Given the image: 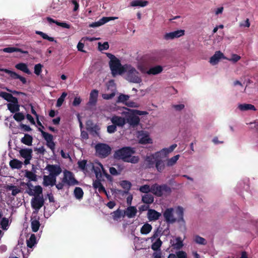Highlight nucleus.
Segmentation results:
<instances>
[{
	"mask_svg": "<svg viewBox=\"0 0 258 258\" xmlns=\"http://www.w3.org/2000/svg\"><path fill=\"white\" fill-rule=\"evenodd\" d=\"M22 164V162L17 159H13L10 162V165L12 168L20 169Z\"/></svg>",
	"mask_w": 258,
	"mask_h": 258,
	"instance_id": "obj_35",
	"label": "nucleus"
},
{
	"mask_svg": "<svg viewBox=\"0 0 258 258\" xmlns=\"http://www.w3.org/2000/svg\"><path fill=\"white\" fill-rule=\"evenodd\" d=\"M36 33L40 35L43 39L48 40L49 41H54V39L53 37H49L46 34L39 31H36Z\"/></svg>",
	"mask_w": 258,
	"mask_h": 258,
	"instance_id": "obj_50",
	"label": "nucleus"
},
{
	"mask_svg": "<svg viewBox=\"0 0 258 258\" xmlns=\"http://www.w3.org/2000/svg\"><path fill=\"white\" fill-rule=\"evenodd\" d=\"M0 71H3L5 73H7L9 76L13 79H18L21 81L23 84H25L26 83V80L25 78L19 75L16 73L10 71L8 69H0Z\"/></svg>",
	"mask_w": 258,
	"mask_h": 258,
	"instance_id": "obj_23",
	"label": "nucleus"
},
{
	"mask_svg": "<svg viewBox=\"0 0 258 258\" xmlns=\"http://www.w3.org/2000/svg\"><path fill=\"white\" fill-rule=\"evenodd\" d=\"M241 59V56L235 53H231L230 57H226V59L233 63H236Z\"/></svg>",
	"mask_w": 258,
	"mask_h": 258,
	"instance_id": "obj_40",
	"label": "nucleus"
},
{
	"mask_svg": "<svg viewBox=\"0 0 258 258\" xmlns=\"http://www.w3.org/2000/svg\"><path fill=\"white\" fill-rule=\"evenodd\" d=\"M1 225L4 230H7L9 226V220L7 218H3L1 221Z\"/></svg>",
	"mask_w": 258,
	"mask_h": 258,
	"instance_id": "obj_56",
	"label": "nucleus"
},
{
	"mask_svg": "<svg viewBox=\"0 0 258 258\" xmlns=\"http://www.w3.org/2000/svg\"><path fill=\"white\" fill-rule=\"evenodd\" d=\"M67 96V93L66 92H63L62 93L60 97L57 100V102H56V107H59L62 105L63 102L64 101V99Z\"/></svg>",
	"mask_w": 258,
	"mask_h": 258,
	"instance_id": "obj_48",
	"label": "nucleus"
},
{
	"mask_svg": "<svg viewBox=\"0 0 258 258\" xmlns=\"http://www.w3.org/2000/svg\"><path fill=\"white\" fill-rule=\"evenodd\" d=\"M115 92H113L111 94H102V97L104 99L109 100V99L113 98L115 96Z\"/></svg>",
	"mask_w": 258,
	"mask_h": 258,
	"instance_id": "obj_61",
	"label": "nucleus"
},
{
	"mask_svg": "<svg viewBox=\"0 0 258 258\" xmlns=\"http://www.w3.org/2000/svg\"><path fill=\"white\" fill-rule=\"evenodd\" d=\"M31 204L32 207L35 210L36 212H38L44 204L43 196L33 198L31 201Z\"/></svg>",
	"mask_w": 258,
	"mask_h": 258,
	"instance_id": "obj_17",
	"label": "nucleus"
},
{
	"mask_svg": "<svg viewBox=\"0 0 258 258\" xmlns=\"http://www.w3.org/2000/svg\"><path fill=\"white\" fill-rule=\"evenodd\" d=\"M119 185L125 190H129L131 186V183L127 180H122L119 182Z\"/></svg>",
	"mask_w": 258,
	"mask_h": 258,
	"instance_id": "obj_49",
	"label": "nucleus"
},
{
	"mask_svg": "<svg viewBox=\"0 0 258 258\" xmlns=\"http://www.w3.org/2000/svg\"><path fill=\"white\" fill-rule=\"evenodd\" d=\"M139 142L141 144H148L153 143L152 139L147 132H141L139 133L138 136Z\"/></svg>",
	"mask_w": 258,
	"mask_h": 258,
	"instance_id": "obj_21",
	"label": "nucleus"
},
{
	"mask_svg": "<svg viewBox=\"0 0 258 258\" xmlns=\"http://www.w3.org/2000/svg\"><path fill=\"white\" fill-rule=\"evenodd\" d=\"M98 96V91L96 90H93L90 94V98L89 103L90 105H94L97 100Z\"/></svg>",
	"mask_w": 258,
	"mask_h": 258,
	"instance_id": "obj_31",
	"label": "nucleus"
},
{
	"mask_svg": "<svg viewBox=\"0 0 258 258\" xmlns=\"http://www.w3.org/2000/svg\"><path fill=\"white\" fill-rule=\"evenodd\" d=\"M96 153L100 156L104 157L107 156L110 152V148L105 144H98L96 145Z\"/></svg>",
	"mask_w": 258,
	"mask_h": 258,
	"instance_id": "obj_16",
	"label": "nucleus"
},
{
	"mask_svg": "<svg viewBox=\"0 0 258 258\" xmlns=\"http://www.w3.org/2000/svg\"><path fill=\"white\" fill-rule=\"evenodd\" d=\"M107 57L110 59L109 66L113 76L116 75H123L125 69L124 64L121 65L120 60L113 54L107 53Z\"/></svg>",
	"mask_w": 258,
	"mask_h": 258,
	"instance_id": "obj_7",
	"label": "nucleus"
},
{
	"mask_svg": "<svg viewBox=\"0 0 258 258\" xmlns=\"http://www.w3.org/2000/svg\"><path fill=\"white\" fill-rule=\"evenodd\" d=\"M249 124L250 129L258 130V120H255L252 122H250Z\"/></svg>",
	"mask_w": 258,
	"mask_h": 258,
	"instance_id": "obj_60",
	"label": "nucleus"
},
{
	"mask_svg": "<svg viewBox=\"0 0 258 258\" xmlns=\"http://www.w3.org/2000/svg\"><path fill=\"white\" fill-rule=\"evenodd\" d=\"M250 25V23L248 19H246L244 22H241L239 23V26L240 27L249 28Z\"/></svg>",
	"mask_w": 258,
	"mask_h": 258,
	"instance_id": "obj_59",
	"label": "nucleus"
},
{
	"mask_svg": "<svg viewBox=\"0 0 258 258\" xmlns=\"http://www.w3.org/2000/svg\"><path fill=\"white\" fill-rule=\"evenodd\" d=\"M137 69L141 73L149 76H156L161 74L163 71V68L160 65H156L150 67L148 70H146L142 63L139 62L137 65Z\"/></svg>",
	"mask_w": 258,
	"mask_h": 258,
	"instance_id": "obj_10",
	"label": "nucleus"
},
{
	"mask_svg": "<svg viewBox=\"0 0 258 258\" xmlns=\"http://www.w3.org/2000/svg\"><path fill=\"white\" fill-rule=\"evenodd\" d=\"M83 42V41H81V40L78 43L77 47L79 51L85 52V51L84 50H83V48L84 47V44Z\"/></svg>",
	"mask_w": 258,
	"mask_h": 258,
	"instance_id": "obj_62",
	"label": "nucleus"
},
{
	"mask_svg": "<svg viewBox=\"0 0 258 258\" xmlns=\"http://www.w3.org/2000/svg\"><path fill=\"white\" fill-rule=\"evenodd\" d=\"M15 68L27 74H30L31 72L28 68L27 64L25 63H19L15 66Z\"/></svg>",
	"mask_w": 258,
	"mask_h": 258,
	"instance_id": "obj_34",
	"label": "nucleus"
},
{
	"mask_svg": "<svg viewBox=\"0 0 258 258\" xmlns=\"http://www.w3.org/2000/svg\"><path fill=\"white\" fill-rule=\"evenodd\" d=\"M177 258H187L186 253L183 251H179L176 252Z\"/></svg>",
	"mask_w": 258,
	"mask_h": 258,
	"instance_id": "obj_63",
	"label": "nucleus"
},
{
	"mask_svg": "<svg viewBox=\"0 0 258 258\" xmlns=\"http://www.w3.org/2000/svg\"><path fill=\"white\" fill-rule=\"evenodd\" d=\"M0 96L9 102L7 106L12 113L16 112L19 110L20 105L17 98L13 96L12 94L4 92L0 93Z\"/></svg>",
	"mask_w": 258,
	"mask_h": 258,
	"instance_id": "obj_8",
	"label": "nucleus"
},
{
	"mask_svg": "<svg viewBox=\"0 0 258 258\" xmlns=\"http://www.w3.org/2000/svg\"><path fill=\"white\" fill-rule=\"evenodd\" d=\"M13 117L16 121H21L23 120V119H24L25 116L22 113L18 112V113H16L14 115Z\"/></svg>",
	"mask_w": 258,
	"mask_h": 258,
	"instance_id": "obj_53",
	"label": "nucleus"
},
{
	"mask_svg": "<svg viewBox=\"0 0 258 258\" xmlns=\"http://www.w3.org/2000/svg\"><path fill=\"white\" fill-rule=\"evenodd\" d=\"M43 137L46 141L47 146L53 152L55 148V144L53 141V136L47 133L41 131Z\"/></svg>",
	"mask_w": 258,
	"mask_h": 258,
	"instance_id": "obj_20",
	"label": "nucleus"
},
{
	"mask_svg": "<svg viewBox=\"0 0 258 258\" xmlns=\"http://www.w3.org/2000/svg\"><path fill=\"white\" fill-rule=\"evenodd\" d=\"M142 201L145 203L151 204L153 202L154 198L152 196L146 194L143 196Z\"/></svg>",
	"mask_w": 258,
	"mask_h": 258,
	"instance_id": "obj_44",
	"label": "nucleus"
},
{
	"mask_svg": "<svg viewBox=\"0 0 258 258\" xmlns=\"http://www.w3.org/2000/svg\"><path fill=\"white\" fill-rule=\"evenodd\" d=\"M184 104L181 103L174 104L172 105V108L176 111H180L182 110L184 108Z\"/></svg>",
	"mask_w": 258,
	"mask_h": 258,
	"instance_id": "obj_51",
	"label": "nucleus"
},
{
	"mask_svg": "<svg viewBox=\"0 0 258 258\" xmlns=\"http://www.w3.org/2000/svg\"><path fill=\"white\" fill-rule=\"evenodd\" d=\"M179 157H180L179 155H176L168 159L167 160V163H166L167 166H172L173 165L175 164V163H176L177 160L179 159Z\"/></svg>",
	"mask_w": 258,
	"mask_h": 258,
	"instance_id": "obj_39",
	"label": "nucleus"
},
{
	"mask_svg": "<svg viewBox=\"0 0 258 258\" xmlns=\"http://www.w3.org/2000/svg\"><path fill=\"white\" fill-rule=\"evenodd\" d=\"M28 247L32 248L36 243V237L34 234H32L29 239L27 240Z\"/></svg>",
	"mask_w": 258,
	"mask_h": 258,
	"instance_id": "obj_41",
	"label": "nucleus"
},
{
	"mask_svg": "<svg viewBox=\"0 0 258 258\" xmlns=\"http://www.w3.org/2000/svg\"><path fill=\"white\" fill-rule=\"evenodd\" d=\"M194 241L196 243H197L198 244H206V240L204 238L200 237L198 235L194 236Z\"/></svg>",
	"mask_w": 258,
	"mask_h": 258,
	"instance_id": "obj_52",
	"label": "nucleus"
},
{
	"mask_svg": "<svg viewBox=\"0 0 258 258\" xmlns=\"http://www.w3.org/2000/svg\"><path fill=\"white\" fill-rule=\"evenodd\" d=\"M118 19L116 17H103L97 22L92 23L89 25L90 27H97L100 26L106 23L109 22L110 20H114Z\"/></svg>",
	"mask_w": 258,
	"mask_h": 258,
	"instance_id": "obj_22",
	"label": "nucleus"
},
{
	"mask_svg": "<svg viewBox=\"0 0 258 258\" xmlns=\"http://www.w3.org/2000/svg\"><path fill=\"white\" fill-rule=\"evenodd\" d=\"M238 108L242 111L255 110V108L254 105L250 104H240L238 106Z\"/></svg>",
	"mask_w": 258,
	"mask_h": 258,
	"instance_id": "obj_32",
	"label": "nucleus"
},
{
	"mask_svg": "<svg viewBox=\"0 0 258 258\" xmlns=\"http://www.w3.org/2000/svg\"><path fill=\"white\" fill-rule=\"evenodd\" d=\"M221 58L226 59V57L224 56V54L222 52L220 51H217L215 53L212 57H211V63L216 64L219 61Z\"/></svg>",
	"mask_w": 258,
	"mask_h": 258,
	"instance_id": "obj_27",
	"label": "nucleus"
},
{
	"mask_svg": "<svg viewBox=\"0 0 258 258\" xmlns=\"http://www.w3.org/2000/svg\"><path fill=\"white\" fill-rule=\"evenodd\" d=\"M40 227V223L37 220H32L31 221V227L33 232H37Z\"/></svg>",
	"mask_w": 258,
	"mask_h": 258,
	"instance_id": "obj_45",
	"label": "nucleus"
},
{
	"mask_svg": "<svg viewBox=\"0 0 258 258\" xmlns=\"http://www.w3.org/2000/svg\"><path fill=\"white\" fill-rule=\"evenodd\" d=\"M160 234L158 231L154 233L152 236L147 239V240L150 239L152 242L151 248L154 250H157L160 249V248L162 244V242L160 239Z\"/></svg>",
	"mask_w": 258,
	"mask_h": 258,
	"instance_id": "obj_13",
	"label": "nucleus"
},
{
	"mask_svg": "<svg viewBox=\"0 0 258 258\" xmlns=\"http://www.w3.org/2000/svg\"><path fill=\"white\" fill-rule=\"evenodd\" d=\"M42 68L43 66L40 63L35 64L34 66V73L37 76L40 75L42 72Z\"/></svg>",
	"mask_w": 258,
	"mask_h": 258,
	"instance_id": "obj_54",
	"label": "nucleus"
},
{
	"mask_svg": "<svg viewBox=\"0 0 258 258\" xmlns=\"http://www.w3.org/2000/svg\"><path fill=\"white\" fill-rule=\"evenodd\" d=\"M25 176L31 181H36L37 180L36 175L31 171H26Z\"/></svg>",
	"mask_w": 258,
	"mask_h": 258,
	"instance_id": "obj_42",
	"label": "nucleus"
},
{
	"mask_svg": "<svg viewBox=\"0 0 258 258\" xmlns=\"http://www.w3.org/2000/svg\"><path fill=\"white\" fill-rule=\"evenodd\" d=\"M26 191L30 196L35 197L41 196L42 193V188L40 185L33 186L30 182L27 183Z\"/></svg>",
	"mask_w": 258,
	"mask_h": 258,
	"instance_id": "obj_12",
	"label": "nucleus"
},
{
	"mask_svg": "<svg viewBox=\"0 0 258 258\" xmlns=\"http://www.w3.org/2000/svg\"><path fill=\"white\" fill-rule=\"evenodd\" d=\"M139 190L141 192L143 193L152 192V185L150 186L148 184L144 185L140 187Z\"/></svg>",
	"mask_w": 258,
	"mask_h": 258,
	"instance_id": "obj_46",
	"label": "nucleus"
},
{
	"mask_svg": "<svg viewBox=\"0 0 258 258\" xmlns=\"http://www.w3.org/2000/svg\"><path fill=\"white\" fill-rule=\"evenodd\" d=\"M124 215V212L121 210H117L112 213V217L114 220H117L118 219L123 217Z\"/></svg>",
	"mask_w": 258,
	"mask_h": 258,
	"instance_id": "obj_43",
	"label": "nucleus"
},
{
	"mask_svg": "<svg viewBox=\"0 0 258 258\" xmlns=\"http://www.w3.org/2000/svg\"><path fill=\"white\" fill-rule=\"evenodd\" d=\"M74 194L75 198L80 200L83 197L84 192L81 187H77L74 189Z\"/></svg>",
	"mask_w": 258,
	"mask_h": 258,
	"instance_id": "obj_36",
	"label": "nucleus"
},
{
	"mask_svg": "<svg viewBox=\"0 0 258 258\" xmlns=\"http://www.w3.org/2000/svg\"><path fill=\"white\" fill-rule=\"evenodd\" d=\"M109 48V44L107 42H105L103 43V44H101V43L99 42L98 43V48L100 50H107Z\"/></svg>",
	"mask_w": 258,
	"mask_h": 258,
	"instance_id": "obj_57",
	"label": "nucleus"
},
{
	"mask_svg": "<svg viewBox=\"0 0 258 258\" xmlns=\"http://www.w3.org/2000/svg\"><path fill=\"white\" fill-rule=\"evenodd\" d=\"M153 258H161V252L160 249L157 250H155V252L153 253Z\"/></svg>",
	"mask_w": 258,
	"mask_h": 258,
	"instance_id": "obj_64",
	"label": "nucleus"
},
{
	"mask_svg": "<svg viewBox=\"0 0 258 258\" xmlns=\"http://www.w3.org/2000/svg\"><path fill=\"white\" fill-rule=\"evenodd\" d=\"M7 189L9 191H12V194L13 196H15L20 192V189L16 186L8 185L7 186Z\"/></svg>",
	"mask_w": 258,
	"mask_h": 258,
	"instance_id": "obj_47",
	"label": "nucleus"
},
{
	"mask_svg": "<svg viewBox=\"0 0 258 258\" xmlns=\"http://www.w3.org/2000/svg\"><path fill=\"white\" fill-rule=\"evenodd\" d=\"M176 146V144H173L169 148H164L155 153L147 155L145 158L143 166L145 168L155 167L158 171L162 172L165 168L164 159L171 153Z\"/></svg>",
	"mask_w": 258,
	"mask_h": 258,
	"instance_id": "obj_1",
	"label": "nucleus"
},
{
	"mask_svg": "<svg viewBox=\"0 0 258 258\" xmlns=\"http://www.w3.org/2000/svg\"><path fill=\"white\" fill-rule=\"evenodd\" d=\"M137 213V209L135 207L131 206L128 207L124 212V214L128 218H132L135 217Z\"/></svg>",
	"mask_w": 258,
	"mask_h": 258,
	"instance_id": "obj_30",
	"label": "nucleus"
},
{
	"mask_svg": "<svg viewBox=\"0 0 258 258\" xmlns=\"http://www.w3.org/2000/svg\"><path fill=\"white\" fill-rule=\"evenodd\" d=\"M152 229V227L150 224L146 223L142 227L141 229V232L143 234L146 235L151 232Z\"/></svg>",
	"mask_w": 258,
	"mask_h": 258,
	"instance_id": "obj_37",
	"label": "nucleus"
},
{
	"mask_svg": "<svg viewBox=\"0 0 258 258\" xmlns=\"http://www.w3.org/2000/svg\"><path fill=\"white\" fill-rule=\"evenodd\" d=\"M32 150L30 149H23L20 151L21 156L25 159L24 163L26 165L29 164L32 158Z\"/></svg>",
	"mask_w": 258,
	"mask_h": 258,
	"instance_id": "obj_19",
	"label": "nucleus"
},
{
	"mask_svg": "<svg viewBox=\"0 0 258 258\" xmlns=\"http://www.w3.org/2000/svg\"><path fill=\"white\" fill-rule=\"evenodd\" d=\"M123 78L128 82L140 84L143 82L142 76L137 69L131 64H124Z\"/></svg>",
	"mask_w": 258,
	"mask_h": 258,
	"instance_id": "obj_5",
	"label": "nucleus"
},
{
	"mask_svg": "<svg viewBox=\"0 0 258 258\" xmlns=\"http://www.w3.org/2000/svg\"><path fill=\"white\" fill-rule=\"evenodd\" d=\"M148 218L150 221H155L161 216V214L154 210L150 209L148 211Z\"/></svg>",
	"mask_w": 258,
	"mask_h": 258,
	"instance_id": "obj_29",
	"label": "nucleus"
},
{
	"mask_svg": "<svg viewBox=\"0 0 258 258\" xmlns=\"http://www.w3.org/2000/svg\"><path fill=\"white\" fill-rule=\"evenodd\" d=\"M185 35V30H177L174 31L166 33L163 35V39L166 41L180 38Z\"/></svg>",
	"mask_w": 258,
	"mask_h": 258,
	"instance_id": "obj_14",
	"label": "nucleus"
},
{
	"mask_svg": "<svg viewBox=\"0 0 258 258\" xmlns=\"http://www.w3.org/2000/svg\"><path fill=\"white\" fill-rule=\"evenodd\" d=\"M130 98V96L127 95H124V94H120L117 99L118 102H122L124 103L125 101H126Z\"/></svg>",
	"mask_w": 258,
	"mask_h": 258,
	"instance_id": "obj_55",
	"label": "nucleus"
},
{
	"mask_svg": "<svg viewBox=\"0 0 258 258\" xmlns=\"http://www.w3.org/2000/svg\"><path fill=\"white\" fill-rule=\"evenodd\" d=\"M62 182L66 183L69 185H74L78 184V182L75 178L73 174L67 170L63 171Z\"/></svg>",
	"mask_w": 258,
	"mask_h": 258,
	"instance_id": "obj_15",
	"label": "nucleus"
},
{
	"mask_svg": "<svg viewBox=\"0 0 258 258\" xmlns=\"http://www.w3.org/2000/svg\"><path fill=\"white\" fill-rule=\"evenodd\" d=\"M45 169L49 172V175L55 178L61 172V169L58 165H48Z\"/></svg>",
	"mask_w": 258,
	"mask_h": 258,
	"instance_id": "obj_18",
	"label": "nucleus"
},
{
	"mask_svg": "<svg viewBox=\"0 0 258 258\" xmlns=\"http://www.w3.org/2000/svg\"><path fill=\"white\" fill-rule=\"evenodd\" d=\"M171 192L170 188L165 185H159L157 184L152 185V193L160 197L169 194Z\"/></svg>",
	"mask_w": 258,
	"mask_h": 258,
	"instance_id": "obj_11",
	"label": "nucleus"
},
{
	"mask_svg": "<svg viewBox=\"0 0 258 258\" xmlns=\"http://www.w3.org/2000/svg\"><path fill=\"white\" fill-rule=\"evenodd\" d=\"M183 209L181 207L166 209L163 213V216L166 222L172 224L176 221L184 222Z\"/></svg>",
	"mask_w": 258,
	"mask_h": 258,
	"instance_id": "obj_4",
	"label": "nucleus"
},
{
	"mask_svg": "<svg viewBox=\"0 0 258 258\" xmlns=\"http://www.w3.org/2000/svg\"><path fill=\"white\" fill-rule=\"evenodd\" d=\"M104 177H105L107 179H108L105 175H103L102 178L100 179H97H97L95 180V181H94L93 185L95 188L98 189V190L99 192H104L107 196V192H106V191L105 188L103 187V186L102 185V184L100 182L101 180H104Z\"/></svg>",
	"mask_w": 258,
	"mask_h": 258,
	"instance_id": "obj_24",
	"label": "nucleus"
},
{
	"mask_svg": "<svg viewBox=\"0 0 258 258\" xmlns=\"http://www.w3.org/2000/svg\"><path fill=\"white\" fill-rule=\"evenodd\" d=\"M176 146V144H173L169 148H164L155 153L147 155L145 158L143 166L145 168L155 167L158 171L162 172L165 168L164 159L171 153Z\"/></svg>",
	"mask_w": 258,
	"mask_h": 258,
	"instance_id": "obj_2",
	"label": "nucleus"
},
{
	"mask_svg": "<svg viewBox=\"0 0 258 258\" xmlns=\"http://www.w3.org/2000/svg\"><path fill=\"white\" fill-rule=\"evenodd\" d=\"M135 153L134 148L131 147H124L117 150L114 154V158L118 159H122L124 161L136 163L139 161L138 156H132Z\"/></svg>",
	"mask_w": 258,
	"mask_h": 258,
	"instance_id": "obj_6",
	"label": "nucleus"
},
{
	"mask_svg": "<svg viewBox=\"0 0 258 258\" xmlns=\"http://www.w3.org/2000/svg\"><path fill=\"white\" fill-rule=\"evenodd\" d=\"M170 244L172 246L177 249H179L183 246V240L179 237H173L170 240Z\"/></svg>",
	"mask_w": 258,
	"mask_h": 258,
	"instance_id": "obj_25",
	"label": "nucleus"
},
{
	"mask_svg": "<svg viewBox=\"0 0 258 258\" xmlns=\"http://www.w3.org/2000/svg\"><path fill=\"white\" fill-rule=\"evenodd\" d=\"M32 137L30 135L25 134L24 137L22 138L21 142L26 145L30 146L32 145Z\"/></svg>",
	"mask_w": 258,
	"mask_h": 258,
	"instance_id": "obj_38",
	"label": "nucleus"
},
{
	"mask_svg": "<svg viewBox=\"0 0 258 258\" xmlns=\"http://www.w3.org/2000/svg\"><path fill=\"white\" fill-rule=\"evenodd\" d=\"M224 10V8L223 7H220L214 9L213 13L215 16H219L222 14Z\"/></svg>",
	"mask_w": 258,
	"mask_h": 258,
	"instance_id": "obj_58",
	"label": "nucleus"
},
{
	"mask_svg": "<svg viewBox=\"0 0 258 258\" xmlns=\"http://www.w3.org/2000/svg\"><path fill=\"white\" fill-rule=\"evenodd\" d=\"M148 4V2L144 0H134L130 3L132 7H144Z\"/></svg>",
	"mask_w": 258,
	"mask_h": 258,
	"instance_id": "obj_33",
	"label": "nucleus"
},
{
	"mask_svg": "<svg viewBox=\"0 0 258 258\" xmlns=\"http://www.w3.org/2000/svg\"><path fill=\"white\" fill-rule=\"evenodd\" d=\"M111 121L115 126H122L125 123V118L122 115V116H113Z\"/></svg>",
	"mask_w": 258,
	"mask_h": 258,
	"instance_id": "obj_26",
	"label": "nucleus"
},
{
	"mask_svg": "<svg viewBox=\"0 0 258 258\" xmlns=\"http://www.w3.org/2000/svg\"><path fill=\"white\" fill-rule=\"evenodd\" d=\"M79 168L86 175H90L93 171L95 174L96 177L100 179L102 178L103 175H105L109 180H111V177L105 171L103 165L98 162L94 163L83 160L78 162Z\"/></svg>",
	"mask_w": 258,
	"mask_h": 258,
	"instance_id": "obj_3",
	"label": "nucleus"
},
{
	"mask_svg": "<svg viewBox=\"0 0 258 258\" xmlns=\"http://www.w3.org/2000/svg\"><path fill=\"white\" fill-rule=\"evenodd\" d=\"M56 178L54 176L49 175H44L43 176V183L45 186H53L55 184Z\"/></svg>",
	"mask_w": 258,
	"mask_h": 258,
	"instance_id": "obj_28",
	"label": "nucleus"
},
{
	"mask_svg": "<svg viewBox=\"0 0 258 258\" xmlns=\"http://www.w3.org/2000/svg\"><path fill=\"white\" fill-rule=\"evenodd\" d=\"M121 115L125 118V122L131 125H136L140 121V118L135 112L134 109L124 108Z\"/></svg>",
	"mask_w": 258,
	"mask_h": 258,
	"instance_id": "obj_9",
	"label": "nucleus"
}]
</instances>
